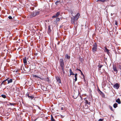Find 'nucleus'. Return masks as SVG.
Wrapping results in <instances>:
<instances>
[{
  "label": "nucleus",
  "instance_id": "39448f33",
  "mask_svg": "<svg viewBox=\"0 0 121 121\" xmlns=\"http://www.w3.org/2000/svg\"><path fill=\"white\" fill-rule=\"evenodd\" d=\"M8 81V84H9L10 83H11L13 81V80L12 79H9V78H7L4 81V82H5L6 81Z\"/></svg>",
  "mask_w": 121,
  "mask_h": 121
},
{
  "label": "nucleus",
  "instance_id": "cd10ccee",
  "mask_svg": "<svg viewBox=\"0 0 121 121\" xmlns=\"http://www.w3.org/2000/svg\"><path fill=\"white\" fill-rule=\"evenodd\" d=\"M109 108L111 109V110L113 111V110L112 109V107L110 105L109 106Z\"/></svg>",
  "mask_w": 121,
  "mask_h": 121
},
{
  "label": "nucleus",
  "instance_id": "2f4dec72",
  "mask_svg": "<svg viewBox=\"0 0 121 121\" xmlns=\"http://www.w3.org/2000/svg\"><path fill=\"white\" fill-rule=\"evenodd\" d=\"M8 18L10 19H12L13 18L11 16H9L8 17Z\"/></svg>",
  "mask_w": 121,
  "mask_h": 121
},
{
  "label": "nucleus",
  "instance_id": "4be33fe9",
  "mask_svg": "<svg viewBox=\"0 0 121 121\" xmlns=\"http://www.w3.org/2000/svg\"><path fill=\"white\" fill-rule=\"evenodd\" d=\"M103 66V65H100V64H99L98 65V67H99V69H101V68Z\"/></svg>",
  "mask_w": 121,
  "mask_h": 121
},
{
  "label": "nucleus",
  "instance_id": "37998d69",
  "mask_svg": "<svg viewBox=\"0 0 121 121\" xmlns=\"http://www.w3.org/2000/svg\"><path fill=\"white\" fill-rule=\"evenodd\" d=\"M70 12L71 14H72L73 13V12L72 11H70Z\"/></svg>",
  "mask_w": 121,
  "mask_h": 121
},
{
  "label": "nucleus",
  "instance_id": "72a5a7b5",
  "mask_svg": "<svg viewBox=\"0 0 121 121\" xmlns=\"http://www.w3.org/2000/svg\"><path fill=\"white\" fill-rule=\"evenodd\" d=\"M4 81L3 82L1 83V84L2 85L3 84L4 85H5L6 84V83H5V82H4Z\"/></svg>",
  "mask_w": 121,
  "mask_h": 121
},
{
  "label": "nucleus",
  "instance_id": "20e7f679",
  "mask_svg": "<svg viewBox=\"0 0 121 121\" xmlns=\"http://www.w3.org/2000/svg\"><path fill=\"white\" fill-rule=\"evenodd\" d=\"M120 86V84H118L117 83L115 84L113 86V87L116 89H118Z\"/></svg>",
  "mask_w": 121,
  "mask_h": 121
},
{
  "label": "nucleus",
  "instance_id": "bb28decb",
  "mask_svg": "<svg viewBox=\"0 0 121 121\" xmlns=\"http://www.w3.org/2000/svg\"><path fill=\"white\" fill-rule=\"evenodd\" d=\"M60 1H57L55 2V4H56L57 5L59 4V3H60Z\"/></svg>",
  "mask_w": 121,
  "mask_h": 121
},
{
  "label": "nucleus",
  "instance_id": "4c0bfd02",
  "mask_svg": "<svg viewBox=\"0 0 121 121\" xmlns=\"http://www.w3.org/2000/svg\"><path fill=\"white\" fill-rule=\"evenodd\" d=\"M118 67L119 68L121 69V65H119Z\"/></svg>",
  "mask_w": 121,
  "mask_h": 121
},
{
  "label": "nucleus",
  "instance_id": "f704fd0d",
  "mask_svg": "<svg viewBox=\"0 0 121 121\" xmlns=\"http://www.w3.org/2000/svg\"><path fill=\"white\" fill-rule=\"evenodd\" d=\"M9 104L10 105H11V106H12V105H14L15 104H13V103H9Z\"/></svg>",
  "mask_w": 121,
  "mask_h": 121
},
{
  "label": "nucleus",
  "instance_id": "79ce46f5",
  "mask_svg": "<svg viewBox=\"0 0 121 121\" xmlns=\"http://www.w3.org/2000/svg\"><path fill=\"white\" fill-rule=\"evenodd\" d=\"M74 75H75V76H77V73H76L74 74Z\"/></svg>",
  "mask_w": 121,
  "mask_h": 121
},
{
  "label": "nucleus",
  "instance_id": "de8ad7c7",
  "mask_svg": "<svg viewBox=\"0 0 121 121\" xmlns=\"http://www.w3.org/2000/svg\"><path fill=\"white\" fill-rule=\"evenodd\" d=\"M47 79H48L47 80H49V78H47Z\"/></svg>",
  "mask_w": 121,
  "mask_h": 121
},
{
  "label": "nucleus",
  "instance_id": "b1692460",
  "mask_svg": "<svg viewBox=\"0 0 121 121\" xmlns=\"http://www.w3.org/2000/svg\"><path fill=\"white\" fill-rule=\"evenodd\" d=\"M1 96L3 98H5L6 97V96L4 95H1Z\"/></svg>",
  "mask_w": 121,
  "mask_h": 121
},
{
  "label": "nucleus",
  "instance_id": "dca6fc26",
  "mask_svg": "<svg viewBox=\"0 0 121 121\" xmlns=\"http://www.w3.org/2000/svg\"><path fill=\"white\" fill-rule=\"evenodd\" d=\"M109 0H97L96 1V2H98L100 1L103 2H106L107 1H108Z\"/></svg>",
  "mask_w": 121,
  "mask_h": 121
},
{
  "label": "nucleus",
  "instance_id": "a19ab883",
  "mask_svg": "<svg viewBox=\"0 0 121 121\" xmlns=\"http://www.w3.org/2000/svg\"><path fill=\"white\" fill-rule=\"evenodd\" d=\"M26 96H27L28 97V96H29V93L28 94V93H27L26 94Z\"/></svg>",
  "mask_w": 121,
  "mask_h": 121
},
{
  "label": "nucleus",
  "instance_id": "e433bc0d",
  "mask_svg": "<svg viewBox=\"0 0 121 121\" xmlns=\"http://www.w3.org/2000/svg\"><path fill=\"white\" fill-rule=\"evenodd\" d=\"M99 91H100V92L99 93L100 94V95H102V94L103 93L102 91H101L99 89Z\"/></svg>",
  "mask_w": 121,
  "mask_h": 121
},
{
  "label": "nucleus",
  "instance_id": "1a4fd4ad",
  "mask_svg": "<svg viewBox=\"0 0 121 121\" xmlns=\"http://www.w3.org/2000/svg\"><path fill=\"white\" fill-rule=\"evenodd\" d=\"M26 59V57H25L23 58V62L25 65H26L27 64V62Z\"/></svg>",
  "mask_w": 121,
  "mask_h": 121
},
{
  "label": "nucleus",
  "instance_id": "5701e85b",
  "mask_svg": "<svg viewBox=\"0 0 121 121\" xmlns=\"http://www.w3.org/2000/svg\"><path fill=\"white\" fill-rule=\"evenodd\" d=\"M29 99H32L34 97L33 96H30L29 95L28 97Z\"/></svg>",
  "mask_w": 121,
  "mask_h": 121
},
{
  "label": "nucleus",
  "instance_id": "a211bd4d",
  "mask_svg": "<svg viewBox=\"0 0 121 121\" xmlns=\"http://www.w3.org/2000/svg\"><path fill=\"white\" fill-rule=\"evenodd\" d=\"M86 99V98H85V99ZM85 103L86 104H87L89 105H90V102H88V101L87 100H85Z\"/></svg>",
  "mask_w": 121,
  "mask_h": 121
},
{
  "label": "nucleus",
  "instance_id": "c03bdc74",
  "mask_svg": "<svg viewBox=\"0 0 121 121\" xmlns=\"http://www.w3.org/2000/svg\"><path fill=\"white\" fill-rule=\"evenodd\" d=\"M61 110H63V108L62 107L61 108Z\"/></svg>",
  "mask_w": 121,
  "mask_h": 121
},
{
  "label": "nucleus",
  "instance_id": "49530a36",
  "mask_svg": "<svg viewBox=\"0 0 121 121\" xmlns=\"http://www.w3.org/2000/svg\"><path fill=\"white\" fill-rule=\"evenodd\" d=\"M99 70H101V69H99Z\"/></svg>",
  "mask_w": 121,
  "mask_h": 121
},
{
  "label": "nucleus",
  "instance_id": "58836bf2",
  "mask_svg": "<svg viewBox=\"0 0 121 121\" xmlns=\"http://www.w3.org/2000/svg\"><path fill=\"white\" fill-rule=\"evenodd\" d=\"M103 119H100L98 121H103Z\"/></svg>",
  "mask_w": 121,
  "mask_h": 121
},
{
  "label": "nucleus",
  "instance_id": "09e8293b",
  "mask_svg": "<svg viewBox=\"0 0 121 121\" xmlns=\"http://www.w3.org/2000/svg\"><path fill=\"white\" fill-rule=\"evenodd\" d=\"M81 99H82V97H81Z\"/></svg>",
  "mask_w": 121,
  "mask_h": 121
},
{
  "label": "nucleus",
  "instance_id": "9b49d317",
  "mask_svg": "<svg viewBox=\"0 0 121 121\" xmlns=\"http://www.w3.org/2000/svg\"><path fill=\"white\" fill-rule=\"evenodd\" d=\"M104 48L105 49V51L108 54H109V50L106 47H105Z\"/></svg>",
  "mask_w": 121,
  "mask_h": 121
},
{
  "label": "nucleus",
  "instance_id": "6e6552de",
  "mask_svg": "<svg viewBox=\"0 0 121 121\" xmlns=\"http://www.w3.org/2000/svg\"><path fill=\"white\" fill-rule=\"evenodd\" d=\"M56 79L57 81V82L58 83H61V80L59 77L58 76H56Z\"/></svg>",
  "mask_w": 121,
  "mask_h": 121
},
{
  "label": "nucleus",
  "instance_id": "c9c22d12",
  "mask_svg": "<svg viewBox=\"0 0 121 121\" xmlns=\"http://www.w3.org/2000/svg\"><path fill=\"white\" fill-rule=\"evenodd\" d=\"M81 73V74L83 76V77L84 78V75L83 74L82 72V71H81V72H80Z\"/></svg>",
  "mask_w": 121,
  "mask_h": 121
},
{
  "label": "nucleus",
  "instance_id": "6ab92c4d",
  "mask_svg": "<svg viewBox=\"0 0 121 121\" xmlns=\"http://www.w3.org/2000/svg\"><path fill=\"white\" fill-rule=\"evenodd\" d=\"M118 104L117 103H115L113 105V107L115 108H116Z\"/></svg>",
  "mask_w": 121,
  "mask_h": 121
},
{
  "label": "nucleus",
  "instance_id": "f257e3e1",
  "mask_svg": "<svg viewBox=\"0 0 121 121\" xmlns=\"http://www.w3.org/2000/svg\"><path fill=\"white\" fill-rule=\"evenodd\" d=\"M97 43H94L93 45V47L92 48V51L95 52H96L97 50Z\"/></svg>",
  "mask_w": 121,
  "mask_h": 121
},
{
  "label": "nucleus",
  "instance_id": "aec40b11",
  "mask_svg": "<svg viewBox=\"0 0 121 121\" xmlns=\"http://www.w3.org/2000/svg\"><path fill=\"white\" fill-rule=\"evenodd\" d=\"M48 32L49 33L51 31V30L50 29V26H48Z\"/></svg>",
  "mask_w": 121,
  "mask_h": 121
},
{
  "label": "nucleus",
  "instance_id": "2eb2a0df",
  "mask_svg": "<svg viewBox=\"0 0 121 121\" xmlns=\"http://www.w3.org/2000/svg\"><path fill=\"white\" fill-rule=\"evenodd\" d=\"M60 19L59 18H56L54 20V22L56 23L57 22L59 21H60Z\"/></svg>",
  "mask_w": 121,
  "mask_h": 121
},
{
  "label": "nucleus",
  "instance_id": "c756f323",
  "mask_svg": "<svg viewBox=\"0 0 121 121\" xmlns=\"http://www.w3.org/2000/svg\"><path fill=\"white\" fill-rule=\"evenodd\" d=\"M102 96L103 97V98L105 97V96L104 95V93H102Z\"/></svg>",
  "mask_w": 121,
  "mask_h": 121
},
{
  "label": "nucleus",
  "instance_id": "7ed1b4c3",
  "mask_svg": "<svg viewBox=\"0 0 121 121\" xmlns=\"http://www.w3.org/2000/svg\"><path fill=\"white\" fill-rule=\"evenodd\" d=\"M59 63L60 67L64 66V62L63 59H60Z\"/></svg>",
  "mask_w": 121,
  "mask_h": 121
},
{
  "label": "nucleus",
  "instance_id": "473e14b6",
  "mask_svg": "<svg viewBox=\"0 0 121 121\" xmlns=\"http://www.w3.org/2000/svg\"><path fill=\"white\" fill-rule=\"evenodd\" d=\"M75 81L76 82L77 80V76H75Z\"/></svg>",
  "mask_w": 121,
  "mask_h": 121
},
{
  "label": "nucleus",
  "instance_id": "f8f14e48",
  "mask_svg": "<svg viewBox=\"0 0 121 121\" xmlns=\"http://www.w3.org/2000/svg\"><path fill=\"white\" fill-rule=\"evenodd\" d=\"M80 14L79 13H78L77 15L74 16L78 20L79 17L80 16Z\"/></svg>",
  "mask_w": 121,
  "mask_h": 121
},
{
  "label": "nucleus",
  "instance_id": "c85d7f7f",
  "mask_svg": "<svg viewBox=\"0 0 121 121\" xmlns=\"http://www.w3.org/2000/svg\"><path fill=\"white\" fill-rule=\"evenodd\" d=\"M115 24L116 25V26H115L116 27H117V23L116 21H115Z\"/></svg>",
  "mask_w": 121,
  "mask_h": 121
},
{
  "label": "nucleus",
  "instance_id": "9d476101",
  "mask_svg": "<svg viewBox=\"0 0 121 121\" xmlns=\"http://www.w3.org/2000/svg\"><path fill=\"white\" fill-rule=\"evenodd\" d=\"M113 69L114 70V71L116 72V73L117 72V70L116 69V67L115 65H113Z\"/></svg>",
  "mask_w": 121,
  "mask_h": 121
},
{
  "label": "nucleus",
  "instance_id": "7c9ffc66",
  "mask_svg": "<svg viewBox=\"0 0 121 121\" xmlns=\"http://www.w3.org/2000/svg\"><path fill=\"white\" fill-rule=\"evenodd\" d=\"M61 68L62 71L64 70V66H61Z\"/></svg>",
  "mask_w": 121,
  "mask_h": 121
},
{
  "label": "nucleus",
  "instance_id": "4468645a",
  "mask_svg": "<svg viewBox=\"0 0 121 121\" xmlns=\"http://www.w3.org/2000/svg\"><path fill=\"white\" fill-rule=\"evenodd\" d=\"M116 102L118 104H120L121 103V102L120 99L119 98L117 99L116 100Z\"/></svg>",
  "mask_w": 121,
  "mask_h": 121
},
{
  "label": "nucleus",
  "instance_id": "0eeeda50",
  "mask_svg": "<svg viewBox=\"0 0 121 121\" xmlns=\"http://www.w3.org/2000/svg\"><path fill=\"white\" fill-rule=\"evenodd\" d=\"M60 14V12H58L56 13V14L55 15H53L52 17V18H55L57 17L58 16H59Z\"/></svg>",
  "mask_w": 121,
  "mask_h": 121
},
{
  "label": "nucleus",
  "instance_id": "ea45409f",
  "mask_svg": "<svg viewBox=\"0 0 121 121\" xmlns=\"http://www.w3.org/2000/svg\"><path fill=\"white\" fill-rule=\"evenodd\" d=\"M76 70H78V71H79L80 72H81V70H80V69H78L77 68L76 69Z\"/></svg>",
  "mask_w": 121,
  "mask_h": 121
},
{
  "label": "nucleus",
  "instance_id": "a878e982",
  "mask_svg": "<svg viewBox=\"0 0 121 121\" xmlns=\"http://www.w3.org/2000/svg\"><path fill=\"white\" fill-rule=\"evenodd\" d=\"M33 76L35 78H39L40 79H41L40 77L35 75H33Z\"/></svg>",
  "mask_w": 121,
  "mask_h": 121
},
{
  "label": "nucleus",
  "instance_id": "ddd939ff",
  "mask_svg": "<svg viewBox=\"0 0 121 121\" xmlns=\"http://www.w3.org/2000/svg\"><path fill=\"white\" fill-rule=\"evenodd\" d=\"M69 73L70 75H74V74L73 73L72 71V70L71 69H69Z\"/></svg>",
  "mask_w": 121,
  "mask_h": 121
},
{
  "label": "nucleus",
  "instance_id": "393cba45",
  "mask_svg": "<svg viewBox=\"0 0 121 121\" xmlns=\"http://www.w3.org/2000/svg\"><path fill=\"white\" fill-rule=\"evenodd\" d=\"M65 71L64 70L62 71V72H61V73L63 76L65 74Z\"/></svg>",
  "mask_w": 121,
  "mask_h": 121
},
{
  "label": "nucleus",
  "instance_id": "f03ea898",
  "mask_svg": "<svg viewBox=\"0 0 121 121\" xmlns=\"http://www.w3.org/2000/svg\"><path fill=\"white\" fill-rule=\"evenodd\" d=\"M73 17H71V22L73 24H75L76 23L77 20L74 16H73V15H72Z\"/></svg>",
  "mask_w": 121,
  "mask_h": 121
},
{
  "label": "nucleus",
  "instance_id": "f3484780",
  "mask_svg": "<svg viewBox=\"0 0 121 121\" xmlns=\"http://www.w3.org/2000/svg\"><path fill=\"white\" fill-rule=\"evenodd\" d=\"M70 58V56H68L67 54H66L65 55V58H66L67 59H69Z\"/></svg>",
  "mask_w": 121,
  "mask_h": 121
},
{
  "label": "nucleus",
  "instance_id": "a18cd8bd",
  "mask_svg": "<svg viewBox=\"0 0 121 121\" xmlns=\"http://www.w3.org/2000/svg\"><path fill=\"white\" fill-rule=\"evenodd\" d=\"M38 108L39 109H41L40 108L39 106H38Z\"/></svg>",
  "mask_w": 121,
  "mask_h": 121
},
{
  "label": "nucleus",
  "instance_id": "412c9836",
  "mask_svg": "<svg viewBox=\"0 0 121 121\" xmlns=\"http://www.w3.org/2000/svg\"><path fill=\"white\" fill-rule=\"evenodd\" d=\"M51 121H56L53 118V116L51 115Z\"/></svg>",
  "mask_w": 121,
  "mask_h": 121
},
{
  "label": "nucleus",
  "instance_id": "423d86ee",
  "mask_svg": "<svg viewBox=\"0 0 121 121\" xmlns=\"http://www.w3.org/2000/svg\"><path fill=\"white\" fill-rule=\"evenodd\" d=\"M39 13V12L37 11H33V15L34 16L36 15H38Z\"/></svg>",
  "mask_w": 121,
  "mask_h": 121
}]
</instances>
